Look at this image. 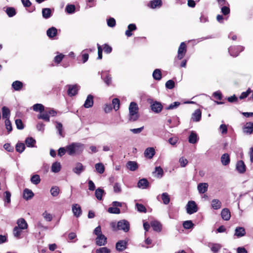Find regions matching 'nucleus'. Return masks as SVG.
I'll list each match as a JSON object with an SVG mask.
<instances>
[{
	"instance_id": "2",
	"label": "nucleus",
	"mask_w": 253,
	"mask_h": 253,
	"mask_svg": "<svg viewBox=\"0 0 253 253\" xmlns=\"http://www.w3.org/2000/svg\"><path fill=\"white\" fill-rule=\"evenodd\" d=\"M66 150L69 155L79 154L83 151V145L80 143H72L66 146Z\"/></svg>"
},
{
	"instance_id": "20",
	"label": "nucleus",
	"mask_w": 253,
	"mask_h": 253,
	"mask_svg": "<svg viewBox=\"0 0 253 253\" xmlns=\"http://www.w3.org/2000/svg\"><path fill=\"white\" fill-rule=\"evenodd\" d=\"M46 34L49 38H53L57 34V30L56 28L52 27L47 30Z\"/></svg>"
},
{
	"instance_id": "23",
	"label": "nucleus",
	"mask_w": 253,
	"mask_h": 253,
	"mask_svg": "<svg viewBox=\"0 0 253 253\" xmlns=\"http://www.w3.org/2000/svg\"><path fill=\"white\" fill-rule=\"evenodd\" d=\"M17 224L18 226L16 227L21 229H26L28 228V224L26 220L23 218L18 219L17 221Z\"/></svg>"
},
{
	"instance_id": "26",
	"label": "nucleus",
	"mask_w": 253,
	"mask_h": 253,
	"mask_svg": "<svg viewBox=\"0 0 253 253\" xmlns=\"http://www.w3.org/2000/svg\"><path fill=\"white\" fill-rule=\"evenodd\" d=\"M136 30V26L134 24H130L127 27V30L125 32L126 35L129 37L132 35L131 32Z\"/></svg>"
},
{
	"instance_id": "45",
	"label": "nucleus",
	"mask_w": 253,
	"mask_h": 253,
	"mask_svg": "<svg viewBox=\"0 0 253 253\" xmlns=\"http://www.w3.org/2000/svg\"><path fill=\"white\" fill-rule=\"evenodd\" d=\"M112 105L113 106V108L115 111L118 110L120 108V100L117 98H114L112 100Z\"/></svg>"
},
{
	"instance_id": "54",
	"label": "nucleus",
	"mask_w": 253,
	"mask_h": 253,
	"mask_svg": "<svg viewBox=\"0 0 253 253\" xmlns=\"http://www.w3.org/2000/svg\"><path fill=\"white\" fill-rule=\"evenodd\" d=\"M221 246L218 244H213L211 248V251L213 253H217L221 249Z\"/></svg>"
},
{
	"instance_id": "22",
	"label": "nucleus",
	"mask_w": 253,
	"mask_h": 253,
	"mask_svg": "<svg viewBox=\"0 0 253 253\" xmlns=\"http://www.w3.org/2000/svg\"><path fill=\"white\" fill-rule=\"evenodd\" d=\"M149 185L148 181L146 178L140 179L137 183V186L142 189L147 188Z\"/></svg>"
},
{
	"instance_id": "28",
	"label": "nucleus",
	"mask_w": 253,
	"mask_h": 253,
	"mask_svg": "<svg viewBox=\"0 0 253 253\" xmlns=\"http://www.w3.org/2000/svg\"><path fill=\"white\" fill-rule=\"evenodd\" d=\"M221 162L224 166L228 165L230 162V158L228 154H223L221 157Z\"/></svg>"
},
{
	"instance_id": "40",
	"label": "nucleus",
	"mask_w": 253,
	"mask_h": 253,
	"mask_svg": "<svg viewBox=\"0 0 253 253\" xmlns=\"http://www.w3.org/2000/svg\"><path fill=\"white\" fill-rule=\"evenodd\" d=\"M61 170L60 163L57 162L52 164L51 166V170L54 172H58Z\"/></svg>"
},
{
	"instance_id": "3",
	"label": "nucleus",
	"mask_w": 253,
	"mask_h": 253,
	"mask_svg": "<svg viewBox=\"0 0 253 253\" xmlns=\"http://www.w3.org/2000/svg\"><path fill=\"white\" fill-rule=\"evenodd\" d=\"M57 111L53 108H48V110H45L43 113L40 114L38 115L39 119H42L45 122H49L50 121V116L54 117L56 116Z\"/></svg>"
},
{
	"instance_id": "16",
	"label": "nucleus",
	"mask_w": 253,
	"mask_h": 253,
	"mask_svg": "<svg viewBox=\"0 0 253 253\" xmlns=\"http://www.w3.org/2000/svg\"><path fill=\"white\" fill-rule=\"evenodd\" d=\"M221 215L222 219L224 220L228 221L231 217L230 211L227 208L223 209L221 212Z\"/></svg>"
},
{
	"instance_id": "1",
	"label": "nucleus",
	"mask_w": 253,
	"mask_h": 253,
	"mask_svg": "<svg viewBox=\"0 0 253 253\" xmlns=\"http://www.w3.org/2000/svg\"><path fill=\"white\" fill-rule=\"evenodd\" d=\"M139 117L138 114V107L134 102H131L129 106V122L137 121Z\"/></svg>"
},
{
	"instance_id": "50",
	"label": "nucleus",
	"mask_w": 253,
	"mask_h": 253,
	"mask_svg": "<svg viewBox=\"0 0 253 253\" xmlns=\"http://www.w3.org/2000/svg\"><path fill=\"white\" fill-rule=\"evenodd\" d=\"M11 193L9 191H6L4 193L3 200L7 204L10 203L11 202Z\"/></svg>"
},
{
	"instance_id": "46",
	"label": "nucleus",
	"mask_w": 253,
	"mask_h": 253,
	"mask_svg": "<svg viewBox=\"0 0 253 253\" xmlns=\"http://www.w3.org/2000/svg\"><path fill=\"white\" fill-rule=\"evenodd\" d=\"M31 181L32 183L37 185L41 182V178L38 174L33 175L31 178Z\"/></svg>"
},
{
	"instance_id": "4",
	"label": "nucleus",
	"mask_w": 253,
	"mask_h": 253,
	"mask_svg": "<svg viewBox=\"0 0 253 253\" xmlns=\"http://www.w3.org/2000/svg\"><path fill=\"white\" fill-rule=\"evenodd\" d=\"M187 51V46L184 42L180 43L178 49L177 58L179 60L182 59L186 54Z\"/></svg>"
},
{
	"instance_id": "43",
	"label": "nucleus",
	"mask_w": 253,
	"mask_h": 253,
	"mask_svg": "<svg viewBox=\"0 0 253 253\" xmlns=\"http://www.w3.org/2000/svg\"><path fill=\"white\" fill-rule=\"evenodd\" d=\"M95 167L96 171L98 173L102 174L104 172L105 167L103 164L97 163L95 165Z\"/></svg>"
},
{
	"instance_id": "52",
	"label": "nucleus",
	"mask_w": 253,
	"mask_h": 253,
	"mask_svg": "<svg viewBox=\"0 0 253 253\" xmlns=\"http://www.w3.org/2000/svg\"><path fill=\"white\" fill-rule=\"evenodd\" d=\"M162 199L163 203L165 205L168 204L170 201L169 196L167 193H164L162 194Z\"/></svg>"
},
{
	"instance_id": "30",
	"label": "nucleus",
	"mask_w": 253,
	"mask_h": 253,
	"mask_svg": "<svg viewBox=\"0 0 253 253\" xmlns=\"http://www.w3.org/2000/svg\"><path fill=\"white\" fill-rule=\"evenodd\" d=\"M23 87V84L19 81H14L12 84V87L16 91L21 90Z\"/></svg>"
},
{
	"instance_id": "63",
	"label": "nucleus",
	"mask_w": 253,
	"mask_h": 253,
	"mask_svg": "<svg viewBox=\"0 0 253 253\" xmlns=\"http://www.w3.org/2000/svg\"><path fill=\"white\" fill-rule=\"evenodd\" d=\"M116 24V20L114 18L110 17L107 20V25L110 27H114Z\"/></svg>"
},
{
	"instance_id": "38",
	"label": "nucleus",
	"mask_w": 253,
	"mask_h": 253,
	"mask_svg": "<svg viewBox=\"0 0 253 253\" xmlns=\"http://www.w3.org/2000/svg\"><path fill=\"white\" fill-rule=\"evenodd\" d=\"M36 140L33 137H28L25 140V144L27 147H33L36 144Z\"/></svg>"
},
{
	"instance_id": "53",
	"label": "nucleus",
	"mask_w": 253,
	"mask_h": 253,
	"mask_svg": "<svg viewBox=\"0 0 253 253\" xmlns=\"http://www.w3.org/2000/svg\"><path fill=\"white\" fill-rule=\"evenodd\" d=\"M194 226V224L191 220L185 221L183 223V226L185 229H189L192 228Z\"/></svg>"
},
{
	"instance_id": "61",
	"label": "nucleus",
	"mask_w": 253,
	"mask_h": 253,
	"mask_svg": "<svg viewBox=\"0 0 253 253\" xmlns=\"http://www.w3.org/2000/svg\"><path fill=\"white\" fill-rule=\"evenodd\" d=\"M155 172H157V176L158 177H162L164 174L163 169L161 167H156Z\"/></svg>"
},
{
	"instance_id": "56",
	"label": "nucleus",
	"mask_w": 253,
	"mask_h": 253,
	"mask_svg": "<svg viewBox=\"0 0 253 253\" xmlns=\"http://www.w3.org/2000/svg\"><path fill=\"white\" fill-rule=\"evenodd\" d=\"M165 85L167 88L171 89L174 87L175 83L173 80H169L166 82Z\"/></svg>"
},
{
	"instance_id": "44",
	"label": "nucleus",
	"mask_w": 253,
	"mask_h": 253,
	"mask_svg": "<svg viewBox=\"0 0 253 253\" xmlns=\"http://www.w3.org/2000/svg\"><path fill=\"white\" fill-rule=\"evenodd\" d=\"M76 10L75 5L74 4H67L66 6L65 10L69 14H72L75 12Z\"/></svg>"
},
{
	"instance_id": "59",
	"label": "nucleus",
	"mask_w": 253,
	"mask_h": 253,
	"mask_svg": "<svg viewBox=\"0 0 253 253\" xmlns=\"http://www.w3.org/2000/svg\"><path fill=\"white\" fill-rule=\"evenodd\" d=\"M15 124L17 128L18 129H22L24 128V125L21 119H16L15 120Z\"/></svg>"
},
{
	"instance_id": "55",
	"label": "nucleus",
	"mask_w": 253,
	"mask_h": 253,
	"mask_svg": "<svg viewBox=\"0 0 253 253\" xmlns=\"http://www.w3.org/2000/svg\"><path fill=\"white\" fill-rule=\"evenodd\" d=\"M64 56V55L62 53H60L59 54L56 55L54 58V62L57 64H59L61 62Z\"/></svg>"
},
{
	"instance_id": "18",
	"label": "nucleus",
	"mask_w": 253,
	"mask_h": 253,
	"mask_svg": "<svg viewBox=\"0 0 253 253\" xmlns=\"http://www.w3.org/2000/svg\"><path fill=\"white\" fill-rule=\"evenodd\" d=\"M155 154V151L154 148H147L144 152V156L149 159H151Z\"/></svg>"
},
{
	"instance_id": "5",
	"label": "nucleus",
	"mask_w": 253,
	"mask_h": 253,
	"mask_svg": "<svg viewBox=\"0 0 253 253\" xmlns=\"http://www.w3.org/2000/svg\"><path fill=\"white\" fill-rule=\"evenodd\" d=\"M150 104L151 109L153 112L159 113L162 111L163 106L161 102L157 101H152Z\"/></svg>"
},
{
	"instance_id": "19",
	"label": "nucleus",
	"mask_w": 253,
	"mask_h": 253,
	"mask_svg": "<svg viewBox=\"0 0 253 253\" xmlns=\"http://www.w3.org/2000/svg\"><path fill=\"white\" fill-rule=\"evenodd\" d=\"M244 132L249 134H252L253 132V123H246L244 127Z\"/></svg>"
},
{
	"instance_id": "49",
	"label": "nucleus",
	"mask_w": 253,
	"mask_h": 253,
	"mask_svg": "<svg viewBox=\"0 0 253 253\" xmlns=\"http://www.w3.org/2000/svg\"><path fill=\"white\" fill-rule=\"evenodd\" d=\"M59 188L57 186L52 187L50 189V193L53 197H56L59 193Z\"/></svg>"
},
{
	"instance_id": "29",
	"label": "nucleus",
	"mask_w": 253,
	"mask_h": 253,
	"mask_svg": "<svg viewBox=\"0 0 253 253\" xmlns=\"http://www.w3.org/2000/svg\"><path fill=\"white\" fill-rule=\"evenodd\" d=\"M202 113L200 109H197L192 115V119L193 121L198 122L201 119Z\"/></svg>"
},
{
	"instance_id": "58",
	"label": "nucleus",
	"mask_w": 253,
	"mask_h": 253,
	"mask_svg": "<svg viewBox=\"0 0 253 253\" xmlns=\"http://www.w3.org/2000/svg\"><path fill=\"white\" fill-rule=\"evenodd\" d=\"M108 211L115 214H119L121 212L120 209L117 207H110L108 209Z\"/></svg>"
},
{
	"instance_id": "62",
	"label": "nucleus",
	"mask_w": 253,
	"mask_h": 253,
	"mask_svg": "<svg viewBox=\"0 0 253 253\" xmlns=\"http://www.w3.org/2000/svg\"><path fill=\"white\" fill-rule=\"evenodd\" d=\"M42 216L47 221H51L52 219V215L50 213H48L46 211H45L42 213Z\"/></svg>"
},
{
	"instance_id": "7",
	"label": "nucleus",
	"mask_w": 253,
	"mask_h": 253,
	"mask_svg": "<svg viewBox=\"0 0 253 253\" xmlns=\"http://www.w3.org/2000/svg\"><path fill=\"white\" fill-rule=\"evenodd\" d=\"M67 94L69 96H73L77 94L80 86L77 84L67 85Z\"/></svg>"
},
{
	"instance_id": "42",
	"label": "nucleus",
	"mask_w": 253,
	"mask_h": 253,
	"mask_svg": "<svg viewBox=\"0 0 253 253\" xmlns=\"http://www.w3.org/2000/svg\"><path fill=\"white\" fill-rule=\"evenodd\" d=\"M5 12L9 17H13L16 14L15 8L12 7H7L5 10Z\"/></svg>"
},
{
	"instance_id": "12",
	"label": "nucleus",
	"mask_w": 253,
	"mask_h": 253,
	"mask_svg": "<svg viewBox=\"0 0 253 253\" xmlns=\"http://www.w3.org/2000/svg\"><path fill=\"white\" fill-rule=\"evenodd\" d=\"M240 48H242V47L230 46L228 49V51L231 56L236 57L241 51V49H239Z\"/></svg>"
},
{
	"instance_id": "31",
	"label": "nucleus",
	"mask_w": 253,
	"mask_h": 253,
	"mask_svg": "<svg viewBox=\"0 0 253 253\" xmlns=\"http://www.w3.org/2000/svg\"><path fill=\"white\" fill-rule=\"evenodd\" d=\"M126 167L131 171H134L138 168V165L136 162L134 161H128L126 163Z\"/></svg>"
},
{
	"instance_id": "47",
	"label": "nucleus",
	"mask_w": 253,
	"mask_h": 253,
	"mask_svg": "<svg viewBox=\"0 0 253 253\" xmlns=\"http://www.w3.org/2000/svg\"><path fill=\"white\" fill-rule=\"evenodd\" d=\"M135 207L137 209V210L140 212L146 213L147 212V210L145 207L142 204L136 203Z\"/></svg>"
},
{
	"instance_id": "25",
	"label": "nucleus",
	"mask_w": 253,
	"mask_h": 253,
	"mask_svg": "<svg viewBox=\"0 0 253 253\" xmlns=\"http://www.w3.org/2000/svg\"><path fill=\"white\" fill-rule=\"evenodd\" d=\"M151 226L153 229L156 232H161L162 230V225L158 221H153L151 222Z\"/></svg>"
},
{
	"instance_id": "51",
	"label": "nucleus",
	"mask_w": 253,
	"mask_h": 253,
	"mask_svg": "<svg viewBox=\"0 0 253 253\" xmlns=\"http://www.w3.org/2000/svg\"><path fill=\"white\" fill-rule=\"evenodd\" d=\"M56 127L58 131L59 134L62 136L64 137V134L63 133V125L60 122H56Z\"/></svg>"
},
{
	"instance_id": "37",
	"label": "nucleus",
	"mask_w": 253,
	"mask_h": 253,
	"mask_svg": "<svg viewBox=\"0 0 253 253\" xmlns=\"http://www.w3.org/2000/svg\"><path fill=\"white\" fill-rule=\"evenodd\" d=\"M153 77L157 81L160 80L162 78V73L161 70L159 69H155L153 73Z\"/></svg>"
},
{
	"instance_id": "21",
	"label": "nucleus",
	"mask_w": 253,
	"mask_h": 253,
	"mask_svg": "<svg viewBox=\"0 0 253 253\" xmlns=\"http://www.w3.org/2000/svg\"><path fill=\"white\" fill-rule=\"evenodd\" d=\"M246 235V231L244 227H237L235 230V236L238 237H241Z\"/></svg>"
},
{
	"instance_id": "32",
	"label": "nucleus",
	"mask_w": 253,
	"mask_h": 253,
	"mask_svg": "<svg viewBox=\"0 0 253 253\" xmlns=\"http://www.w3.org/2000/svg\"><path fill=\"white\" fill-rule=\"evenodd\" d=\"M22 230H23V229H21L19 227L15 226L13 230V234L14 235V236L17 239L21 238V234L23 232Z\"/></svg>"
},
{
	"instance_id": "48",
	"label": "nucleus",
	"mask_w": 253,
	"mask_h": 253,
	"mask_svg": "<svg viewBox=\"0 0 253 253\" xmlns=\"http://www.w3.org/2000/svg\"><path fill=\"white\" fill-rule=\"evenodd\" d=\"M25 149V144L23 143H18L15 146L16 151L20 153L23 152Z\"/></svg>"
},
{
	"instance_id": "41",
	"label": "nucleus",
	"mask_w": 253,
	"mask_h": 253,
	"mask_svg": "<svg viewBox=\"0 0 253 253\" xmlns=\"http://www.w3.org/2000/svg\"><path fill=\"white\" fill-rule=\"evenodd\" d=\"M104 193V191L103 189L100 188H98L96 189L95 192V195L96 198L98 200H101L102 199V195Z\"/></svg>"
},
{
	"instance_id": "11",
	"label": "nucleus",
	"mask_w": 253,
	"mask_h": 253,
	"mask_svg": "<svg viewBox=\"0 0 253 253\" xmlns=\"http://www.w3.org/2000/svg\"><path fill=\"white\" fill-rule=\"evenodd\" d=\"M162 5V1L161 0H152L147 4V6L152 9L159 8Z\"/></svg>"
},
{
	"instance_id": "35",
	"label": "nucleus",
	"mask_w": 253,
	"mask_h": 253,
	"mask_svg": "<svg viewBox=\"0 0 253 253\" xmlns=\"http://www.w3.org/2000/svg\"><path fill=\"white\" fill-rule=\"evenodd\" d=\"M10 114V110L7 107L4 106L2 108V115L3 119H9Z\"/></svg>"
},
{
	"instance_id": "39",
	"label": "nucleus",
	"mask_w": 253,
	"mask_h": 253,
	"mask_svg": "<svg viewBox=\"0 0 253 253\" xmlns=\"http://www.w3.org/2000/svg\"><path fill=\"white\" fill-rule=\"evenodd\" d=\"M42 15L43 18L47 19L51 15V10L49 8H44L42 10Z\"/></svg>"
},
{
	"instance_id": "8",
	"label": "nucleus",
	"mask_w": 253,
	"mask_h": 253,
	"mask_svg": "<svg viewBox=\"0 0 253 253\" xmlns=\"http://www.w3.org/2000/svg\"><path fill=\"white\" fill-rule=\"evenodd\" d=\"M117 228L118 230H122L127 232L129 229V223L126 220H122L118 222Z\"/></svg>"
},
{
	"instance_id": "13",
	"label": "nucleus",
	"mask_w": 253,
	"mask_h": 253,
	"mask_svg": "<svg viewBox=\"0 0 253 253\" xmlns=\"http://www.w3.org/2000/svg\"><path fill=\"white\" fill-rule=\"evenodd\" d=\"M84 167L81 163L76 164L75 167L73 169V171L78 175H80L83 171L84 170Z\"/></svg>"
},
{
	"instance_id": "36",
	"label": "nucleus",
	"mask_w": 253,
	"mask_h": 253,
	"mask_svg": "<svg viewBox=\"0 0 253 253\" xmlns=\"http://www.w3.org/2000/svg\"><path fill=\"white\" fill-rule=\"evenodd\" d=\"M33 109L34 111L36 112H39L40 113H42L45 111H44V106L42 104H36L33 105Z\"/></svg>"
},
{
	"instance_id": "24",
	"label": "nucleus",
	"mask_w": 253,
	"mask_h": 253,
	"mask_svg": "<svg viewBox=\"0 0 253 253\" xmlns=\"http://www.w3.org/2000/svg\"><path fill=\"white\" fill-rule=\"evenodd\" d=\"M208 184L207 183H200L198 185V190L199 192L201 194H204L208 190Z\"/></svg>"
},
{
	"instance_id": "14",
	"label": "nucleus",
	"mask_w": 253,
	"mask_h": 253,
	"mask_svg": "<svg viewBox=\"0 0 253 253\" xmlns=\"http://www.w3.org/2000/svg\"><path fill=\"white\" fill-rule=\"evenodd\" d=\"M236 169L240 173H244L246 170V167L242 160L238 161L236 164Z\"/></svg>"
},
{
	"instance_id": "6",
	"label": "nucleus",
	"mask_w": 253,
	"mask_h": 253,
	"mask_svg": "<svg viewBox=\"0 0 253 253\" xmlns=\"http://www.w3.org/2000/svg\"><path fill=\"white\" fill-rule=\"evenodd\" d=\"M187 212L191 214H193L198 211V207L196 203L194 201H190L187 204L186 208Z\"/></svg>"
},
{
	"instance_id": "34",
	"label": "nucleus",
	"mask_w": 253,
	"mask_h": 253,
	"mask_svg": "<svg viewBox=\"0 0 253 253\" xmlns=\"http://www.w3.org/2000/svg\"><path fill=\"white\" fill-rule=\"evenodd\" d=\"M198 141L197 135L196 133L192 132L188 138V141L190 143L195 144Z\"/></svg>"
},
{
	"instance_id": "15",
	"label": "nucleus",
	"mask_w": 253,
	"mask_h": 253,
	"mask_svg": "<svg viewBox=\"0 0 253 253\" xmlns=\"http://www.w3.org/2000/svg\"><path fill=\"white\" fill-rule=\"evenodd\" d=\"M72 211L74 213V216L77 217L80 216L82 214V211L81 207L78 204H76L72 206Z\"/></svg>"
},
{
	"instance_id": "10",
	"label": "nucleus",
	"mask_w": 253,
	"mask_h": 253,
	"mask_svg": "<svg viewBox=\"0 0 253 253\" xmlns=\"http://www.w3.org/2000/svg\"><path fill=\"white\" fill-rule=\"evenodd\" d=\"M127 242L120 240L116 244V249L119 252H122L126 249Z\"/></svg>"
},
{
	"instance_id": "17",
	"label": "nucleus",
	"mask_w": 253,
	"mask_h": 253,
	"mask_svg": "<svg viewBox=\"0 0 253 253\" xmlns=\"http://www.w3.org/2000/svg\"><path fill=\"white\" fill-rule=\"evenodd\" d=\"M93 105V96L89 94L84 104V106L86 108H89L90 107H91Z\"/></svg>"
},
{
	"instance_id": "60",
	"label": "nucleus",
	"mask_w": 253,
	"mask_h": 253,
	"mask_svg": "<svg viewBox=\"0 0 253 253\" xmlns=\"http://www.w3.org/2000/svg\"><path fill=\"white\" fill-rule=\"evenodd\" d=\"M5 125L8 133L12 130V125L9 119H6L5 121Z\"/></svg>"
},
{
	"instance_id": "9",
	"label": "nucleus",
	"mask_w": 253,
	"mask_h": 253,
	"mask_svg": "<svg viewBox=\"0 0 253 253\" xmlns=\"http://www.w3.org/2000/svg\"><path fill=\"white\" fill-rule=\"evenodd\" d=\"M95 242L99 246H104L107 243V238L103 234L97 236Z\"/></svg>"
},
{
	"instance_id": "57",
	"label": "nucleus",
	"mask_w": 253,
	"mask_h": 253,
	"mask_svg": "<svg viewBox=\"0 0 253 253\" xmlns=\"http://www.w3.org/2000/svg\"><path fill=\"white\" fill-rule=\"evenodd\" d=\"M252 92V90L251 88H249L246 91L243 92L240 96H239V98L240 99H243L247 98L249 95Z\"/></svg>"
},
{
	"instance_id": "33",
	"label": "nucleus",
	"mask_w": 253,
	"mask_h": 253,
	"mask_svg": "<svg viewBox=\"0 0 253 253\" xmlns=\"http://www.w3.org/2000/svg\"><path fill=\"white\" fill-rule=\"evenodd\" d=\"M211 207L214 210H218L221 207V202L218 199H213L211 201Z\"/></svg>"
},
{
	"instance_id": "64",
	"label": "nucleus",
	"mask_w": 253,
	"mask_h": 253,
	"mask_svg": "<svg viewBox=\"0 0 253 253\" xmlns=\"http://www.w3.org/2000/svg\"><path fill=\"white\" fill-rule=\"evenodd\" d=\"M96 253H110V250L106 247L100 248L96 251Z\"/></svg>"
},
{
	"instance_id": "27",
	"label": "nucleus",
	"mask_w": 253,
	"mask_h": 253,
	"mask_svg": "<svg viewBox=\"0 0 253 253\" xmlns=\"http://www.w3.org/2000/svg\"><path fill=\"white\" fill-rule=\"evenodd\" d=\"M34 196V194L31 190L26 188L23 191V198L27 200L31 199Z\"/></svg>"
}]
</instances>
